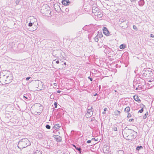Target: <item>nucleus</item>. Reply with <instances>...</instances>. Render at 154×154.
Listing matches in <instances>:
<instances>
[{
    "mask_svg": "<svg viewBox=\"0 0 154 154\" xmlns=\"http://www.w3.org/2000/svg\"><path fill=\"white\" fill-rule=\"evenodd\" d=\"M123 136L126 137L127 139L133 140L137 136V133L134 130L131 129H127L126 127L123 131Z\"/></svg>",
    "mask_w": 154,
    "mask_h": 154,
    "instance_id": "f257e3e1",
    "label": "nucleus"
},
{
    "mask_svg": "<svg viewBox=\"0 0 154 154\" xmlns=\"http://www.w3.org/2000/svg\"><path fill=\"white\" fill-rule=\"evenodd\" d=\"M40 12L43 14L44 16H50L51 11L48 6L47 5H45L41 7Z\"/></svg>",
    "mask_w": 154,
    "mask_h": 154,
    "instance_id": "f03ea898",
    "label": "nucleus"
},
{
    "mask_svg": "<svg viewBox=\"0 0 154 154\" xmlns=\"http://www.w3.org/2000/svg\"><path fill=\"white\" fill-rule=\"evenodd\" d=\"M31 143L27 138L22 139L18 142V145L22 149L30 145Z\"/></svg>",
    "mask_w": 154,
    "mask_h": 154,
    "instance_id": "7ed1b4c3",
    "label": "nucleus"
},
{
    "mask_svg": "<svg viewBox=\"0 0 154 154\" xmlns=\"http://www.w3.org/2000/svg\"><path fill=\"white\" fill-rule=\"evenodd\" d=\"M4 79L5 80V84H9L10 83L12 80V77L11 76H9L7 74L3 75Z\"/></svg>",
    "mask_w": 154,
    "mask_h": 154,
    "instance_id": "20e7f679",
    "label": "nucleus"
},
{
    "mask_svg": "<svg viewBox=\"0 0 154 154\" xmlns=\"http://www.w3.org/2000/svg\"><path fill=\"white\" fill-rule=\"evenodd\" d=\"M28 25L29 26H32L33 28V29L35 30L38 27V24L37 22H32L30 21V23H29Z\"/></svg>",
    "mask_w": 154,
    "mask_h": 154,
    "instance_id": "39448f33",
    "label": "nucleus"
},
{
    "mask_svg": "<svg viewBox=\"0 0 154 154\" xmlns=\"http://www.w3.org/2000/svg\"><path fill=\"white\" fill-rule=\"evenodd\" d=\"M92 109V107L91 106L90 109H88L87 114L86 115L87 117H90L93 115V111L92 110H91V109Z\"/></svg>",
    "mask_w": 154,
    "mask_h": 154,
    "instance_id": "423d86ee",
    "label": "nucleus"
},
{
    "mask_svg": "<svg viewBox=\"0 0 154 154\" xmlns=\"http://www.w3.org/2000/svg\"><path fill=\"white\" fill-rule=\"evenodd\" d=\"M103 33L106 36L109 35V33L106 27H103Z\"/></svg>",
    "mask_w": 154,
    "mask_h": 154,
    "instance_id": "0eeeda50",
    "label": "nucleus"
},
{
    "mask_svg": "<svg viewBox=\"0 0 154 154\" xmlns=\"http://www.w3.org/2000/svg\"><path fill=\"white\" fill-rule=\"evenodd\" d=\"M62 4L64 5H67L70 3L69 0H63L62 1Z\"/></svg>",
    "mask_w": 154,
    "mask_h": 154,
    "instance_id": "6e6552de",
    "label": "nucleus"
},
{
    "mask_svg": "<svg viewBox=\"0 0 154 154\" xmlns=\"http://www.w3.org/2000/svg\"><path fill=\"white\" fill-rule=\"evenodd\" d=\"M148 69H149V68H148ZM145 70H143V71H144L143 73V75L145 77H146L147 75L148 72L149 71L148 69V68L146 69H144Z\"/></svg>",
    "mask_w": 154,
    "mask_h": 154,
    "instance_id": "1a4fd4ad",
    "label": "nucleus"
},
{
    "mask_svg": "<svg viewBox=\"0 0 154 154\" xmlns=\"http://www.w3.org/2000/svg\"><path fill=\"white\" fill-rule=\"evenodd\" d=\"M54 138L55 139H56V141L57 142H60L61 141V138L59 136H55V137Z\"/></svg>",
    "mask_w": 154,
    "mask_h": 154,
    "instance_id": "9d476101",
    "label": "nucleus"
},
{
    "mask_svg": "<svg viewBox=\"0 0 154 154\" xmlns=\"http://www.w3.org/2000/svg\"><path fill=\"white\" fill-rule=\"evenodd\" d=\"M144 3L145 2L144 0H140L138 2L139 5L141 6H143Z\"/></svg>",
    "mask_w": 154,
    "mask_h": 154,
    "instance_id": "9b49d317",
    "label": "nucleus"
},
{
    "mask_svg": "<svg viewBox=\"0 0 154 154\" xmlns=\"http://www.w3.org/2000/svg\"><path fill=\"white\" fill-rule=\"evenodd\" d=\"M134 100L137 101L138 103H140L141 102L139 98L138 97V96H134Z\"/></svg>",
    "mask_w": 154,
    "mask_h": 154,
    "instance_id": "f8f14e48",
    "label": "nucleus"
},
{
    "mask_svg": "<svg viewBox=\"0 0 154 154\" xmlns=\"http://www.w3.org/2000/svg\"><path fill=\"white\" fill-rule=\"evenodd\" d=\"M77 150H78L79 153H81V148H78V147H77L74 144L72 145Z\"/></svg>",
    "mask_w": 154,
    "mask_h": 154,
    "instance_id": "ddd939ff",
    "label": "nucleus"
},
{
    "mask_svg": "<svg viewBox=\"0 0 154 154\" xmlns=\"http://www.w3.org/2000/svg\"><path fill=\"white\" fill-rule=\"evenodd\" d=\"M98 10V8H97V7H93L92 8V12L93 13H96L97 11Z\"/></svg>",
    "mask_w": 154,
    "mask_h": 154,
    "instance_id": "4468645a",
    "label": "nucleus"
},
{
    "mask_svg": "<svg viewBox=\"0 0 154 154\" xmlns=\"http://www.w3.org/2000/svg\"><path fill=\"white\" fill-rule=\"evenodd\" d=\"M60 125L58 124H56L54 127V128L55 130L58 129L60 127Z\"/></svg>",
    "mask_w": 154,
    "mask_h": 154,
    "instance_id": "2eb2a0df",
    "label": "nucleus"
},
{
    "mask_svg": "<svg viewBox=\"0 0 154 154\" xmlns=\"http://www.w3.org/2000/svg\"><path fill=\"white\" fill-rule=\"evenodd\" d=\"M121 113V112L117 110H116L114 112V114L116 116L119 115Z\"/></svg>",
    "mask_w": 154,
    "mask_h": 154,
    "instance_id": "dca6fc26",
    "label": "nucleus"
},
{
    "mask_svg": "<svg viewBox=\"0 0 154 154\" xmlns=\"http://www.w3.org/2000/svg\"><path fill=\"white\" fill-rule=\"evenodd\" d=\"M130 110V107L129 106H127L126 107L125 109V112H129Z\"/></svg>",
    "mask_w": 154,
    "mask_h": 154,
    "instance_id": "f3484780",
    "label": "nucleus"
},
{
    "mask_svg": "<svg viewBox=\"0 0 154 154\" xmlns=\"http://www.w3.org/2000/svg\"><path fill=\"white\" fill-rule=\"evenodd\" d=\"M28 95L26 94H24L23 96V99L26 100H28Z\"/></svg>",
    "mask_w": 154,
    "mask_h": 154,
    "instance_id": "a211bd4d",
    "label": "nucleus"
},
{
    "mask_svg": "<svg viewBox=\"0 0 154 154\" xmlns=\"http://www.w3.org/2000/svg\"><path fill=\"white\" fill-rule=\"evenodd\" d=\"M125 48V45L124 44H122L120 46V48L121 49H124Z\"/></svg>",
    "mask_w": 154,
    "mask_h": 154,
    "instance_id": "6ab92c4d",
    "label": "nucleus"
},
{
    "mask_svg": "<svg viewBox=\"0 0 154 154\" xmlns=\"http://www.w3.org/2000/svg\"><path fill=\"white\" fill-rule=\"evenodd\" d=\"M148 112H147L144 115V116H143V119H146L147 117V116L148 115Z\"/></svg>",
    "mask_w": 154,
    "mask_h": 154,
    "instance_id": "aec40b11",
    "label": "nucleus"
},
{
    "mask_svg": "<svg viewBox=\"0 0 154 154\" xmlns=\"http://www.w3.org/2000/svg\"><path fill=\"white\" fill-rule=\"evenodd\" d=\"M143 149V147L141 146H138L136 148V149L138 151L140 150L141 149Z\"/></svg>",
    "mask_w": 154,
    "mask_h": 154,
    "instance_id": "412c9836",
    "label": "nucleus"
},
{
    "mask_svg": "<svg viewBox=\"0 0 154 154\" xmlns=\"http://www.w3.org/2000/svg\"><path fill=\"white\" fill-rule=\"evenodd\" d=\"M38 138L41 139L43 137V135L41 133H39L38 134Z\"/></svg>",
    "mask_w": 154,
    "mask_h": 154,
    "instance_id": "4be33fe9",
    "label": "nucleus"
},
{
    "mask_svg": "<svg viewBox=\"0 0 154 154\" xmlns=\"http://www.w3.org/2000/svg\"><path fill=\"white\" fill-rule=\"evenodd\" d=\"M33 154H42V153L41 152L36 150L34 153Z\"/></svg>",
    "mask_w": 154,
    "mask_h": 154,
    "instance_id": "5701e85b",
    "label": "nucleus"
},
{
    "mask_svg": "<svg viewBox=\"0 0 154 154\" xmlns=\"http://www.w3.org/2000/svg\"><path fill=\"white\" fill-rule=\"evenodd\" d=\"M98 36H96L95 37H94V40L96 42H98L99 40H98Z\"/></svg>",
    "mask_w": 154,
    "mask_h": 154,
    "instance_id": "b1692460",
    "label": "nucleus"
},
{
    "mask_svg": "<svg viewBox=\"0 0 154 154\" xmlns=\"http://www.w3.org/2000/svg\"><path fill=\"white\" fill-rule=\"evenodd\" d=\"M45 127L46 128L48 129H50V128H51V126L50 125H46V126H45Z\"/></svg>",
    "mask_w": 154,
    "mask_h": 154,
    "instance_id": "393cba45",
    "label": "nucleus"
},
{
    "mask_svg": "<svg viewBox=\"0 0 154 154\" xmlns=\"http://www.w3.org/2000/svg\"><path fill=\"white\" fill-rule=\"evenodd\" d=\"M143 111V108H142L140 110L138 111V112L142 113Z\"/></svg>",
    "mask_w": 154,
    "mask_h": 154,
    "instance_id": "a878e982",
    "label": "nucleus"
},
{
    "mask_svg": "<svg viewBox=\"0 0 154 154\" xmlns=\"http://www.w3.org/2000/svg\"><path fill=\"white\" fill-rule=\"evenodd\" d=\"M57 102H55L54 103V107L56 108H57Z\"/></svg>",
    "mask_w": 154,
    "mask_h": 154,
    "instance_id": "bb28decb",
    "label": "nucleus"
},
{
    "mask_svg": "<svg viewBox=\"0 0 154 154\" xmlns=\"http://www.w3.org/2000/svg\"><path fill=\"white\" fill-rule=\"evenodd\" d=\"M120 21L121 23H123L124 22H126V20H123V19H120Z\"/></svg>",
    "mask_w": 154,
    "mask_h": 154,
    "instance_id": "cd10ccee",
    "label": "nucleus"
},
{
    "mask_svg": "<svg viewBox=\"0 0 154 154\" xmlns=\"http://www.w3.org/2000/svg\"><path fill=\"white\" fill-rule=\"evenodd\" d=\"M50 98L51 99H54V95H53L52 94H51L50 97Z\"/></svg>",
    "mask_w": 154,
    "mask_h": 154,
    "instance_id": "c85d7f7f",
    "label": "nucleus"
},
{
    "mask_svg": "<svg viewBox=\"0 0 154 154\" xmlns=\"http://www.w3.org/2000/svg\"><path fill=\"white\" fill-rule=\"evenodd\" d=\"M131 117V115L130 113H128V114L127 117L128 118H130Z\"/></svg>",
    "mask_w": 154,
    "mask_h": 154,
    "instance_id": "c756f323",
    "label": "nucleus"
},
{
    "mask_svg": "<svg viewBox=\"0 0 154 154\" xmlns=\"http://www.w3.org/2000/svg\"><path fill=\"white\" fill-rule=\"evenodd\" d=\"M133 27L134 29H137V27L135 25H133Z\"/></svg>",
    "mask_w": 154,
    "mask_h": 154,
    "instance_id": "7c9ffc66",
    "label": "nucleus"
},
{
    "mask_svg": "<svg viewBox=\"0 0 154 154\" xmlns=\"http://www.w3.org/2000/svg\"><path fill=\"white\" fill-rule=\"evenodd\" d=\"M113 129L114 131H117V127L114 128H113Z\"/></svg>",
    "mask_w": 154,
    "mask_h": 154,
    "instance_id": "2f4dec72",
    "label": "nucleus"
},
{
    "mask_svg": "<svg viewBox=\"0 0 154 154\" xmlns=\"http://www.w3.org/2000/svg\"><path fill=\"white\" fill-rule=\"evenodd\" d=\"M31 78V77H27L26 78V81H28V80H29Z\"/></svg>",
    "mask_w": 154,
    "mask_h": 154,
    "instance_id": "473e14b6",
    "label": "nucleus"
},
{
    "mask_svg": "<svg viewBox=\"0 0 154 154\" xmlns=\"http://www.w3.org/2000/svg\"><path fill=\"white\" fill-rule=\"evenodd\" d=\"M134 121V119H129V122H133Z\"/></svg>",
    "mask_w": 154,
    "mask_h": 154,
    "instance_id": "72a5a7b5",
    "label": "nucleus"
},
{
    "mask_svg": "<svg viewBox=\"0 0 154 154\" xmlns=\"http://www.w3.org/2000/svg\"><path fill=\"white\" fill-rule=\"evenodd\" d=\"M88 78L91 81H92L93 80V79L89 76L88 77Z\"/></svg>",
    "mask_w": 154,
    "mask_h": 154,
    "instance_id": "f704fd0d",
    "label": "nucleus"
},
{
    "mask_svg": "<svg viewBox=\"0 0 154 154\" xmlns=\"http://www.w3.org/2000/svg\"><path fill=\"white\" fill-rule=\"evenodd\" d=\"M91 140H88L87 141V143H91Z\"/></svg>",
    "mask_w": 154,
    "mask_h": 154,
    "instance_id": "c9c22d12",
    "label": "nucleus"
},
{
    "mask_svg": "<svg viewBox=\"0 0 154 154\" xmlns=\"http://www.w3.org/2000/svg\"><path fill=\"white\" fill-rule=\"evenodd\" d=\"M150 35V37H152V38L154 37V35L153 34H151Z\"/></svg>",
    "mask_w": 154,
    "mask_h": 154,
    "instance_id": "e433bc0d",
    "label": "nucleus"
},
{
    "mask_svg": "<svg viewBox=\"0 0 154 154\" xmlns=\"http://www.w3.org/2000/svg\"><path fill=\"white\" fill-rule=\"evenodd\" d=\"M138 87L139 88V90H140L141 89V87L139 85H138Z\"/></svg>",
    "mask_w": 154,
    "mask_h": 154,
    "instance_id": "4c0bfd02",
    "label": "nucleus"
},
{
    "mask_svg": "<svg viewBox=\"0 0 154 154\" xmlns=\"http://www.w3.org/2000/svg\"><path fill=\"white\" fill-rule=\"evenodd\" d=\"M69 10L68 8H66L65 11L66 12H68L69 11Z\"/></svg>",
    "mask_w": 154,
    "mask_h": 154,
    "instance_id": "58836bf2",
    "label": "nucleus"
},
{
    "mask_svg": "<svg viewBox=\"0 0 154 154\" xmlns=\"http://www.w3.org/2000/svg\"><path fill=\"white\" fill-rule=\"evenodd\" d=\"M119 152H120V153H124V151L122 150H120L119 151Z\"/></svg>",
    "mask_w": 154,
    "mask_h": 154,
    "instance_id": "ea45409f",
    "label": "nucleus"
},
{
    "mask_svg": "<svg viewBox=\"0 0 154 154\" xmlns=\"http://www.w3.org/2000/svg\"><path fill=\"white\" fill-rule=\"evenodd\" d=\"M107 109L106 108H105L104 109V112L106 111Z\"/></svg>",
    "mask_w": 154,
    "mask_h": 154,
    "instance_id": "a19ab883",
    "label": "nucleus"
},
{
    "mask_svg": "<svg viewBox=\"0 0 154 154\" xmlns=\"http://www.w3.org/2000/svg\"><path fill=\"white\" fill-rule=\"evenodd\" d=\"M56 63L57 64H58L59 63V61L58 60H57L56 61Z\"/></svg>",
    "mask_w": 154,
    "mask_h": 154,
    "instance_id": "79ce46f5",
    "label": "nucleus"
},
{
    "mask_svg": "<svg viewBox=\"0 0 154 154\" xmlns=\"http://www.w3.org/2000/svg\"><path fill=\"white\" fill-rule=\"evenodd\" d=\"M61 92V91L60 90H58L57 91V92L58 93H60Z\"/></svg>",
    "mask_w": 154,
    "mask_h": 154,
    "instance_id": "37998d69",
    "label": "nucleus"
},
{
    "mask_svg": "<svg viewBox=\"0 0 154 154\" xmlns=\"http://www.w3.org/2000/svg\"><path fill=\"white\" fill-rule=\"evenodd\" d=\"M17 147L18 148H20V149H21V148H22V147H21L19 145H18H18H17Z\"/></svg>",
    "mask_w": 154,
    "mask_h": 154,
    "instance_id": "c03bdc74",
    "label": "nucleus"
},
{
    "mask_svg": "<svg viewBox=\"0 0 154 154\" xmlns=\"http://www.w3.org/2000/svg\"><path fill=\"white\" fill-rule=\"evenodd\" d=\"M97 95V93H95V94H94V96H96V95Z\"/></svg>",
    "mask_w": 154,
    "mask_h": 154,
    "instance_id": "a18cd8bd",
    "label": "nucleus"
},
{
    "mask_svg": "<svg viewBox=\"0 0 154 154\" xmlns=\"http://www.w3.org/2000/svg\"><path fill=\"white\" fill-rule=\"evenodd\" d=\"M138 89H139L138 87L137 88H136L135 89V90H137Z\"/></svg>",
    "mask_w": 154,
    "mask_h": 154,
    "instance_id": "49530a36",
    "label": "nucleus"
},
{
    "mask_svg": "<svg viewBox=\"0 0 154 154\" xmlns=\"http://www.w3.org/2000/svg\"><path fill=\"white\" fill-rule=\"evenodd\" d=\"M131 2L135 1L136 0H131Z\"/></svg>",
    "mask_w": 154,
    "mask_h": 154,
    "instance_id": "de8ad7c7",
    "label": "nucleus"
},
{
    "mask_svg": "<svg viewBox=\"0 0 154 154\" xmlns=\"http://www.w3.org/2000/svg\"><path fill=\"white\" fill-rule=\"evenodd\" d=\"M11 44H12H12H13V45H14V43H13V42H12V43H11Z\"/></svg>",
    "mask_w": 154,
    "mask_h": 154,
    "instance_id": "09e8293b",
    "label": "nucleus"
},
{
    "mask_svg": "<svg viewBox=\"0 0 154 154\" xmlns=\"http://www.w3.org/2000/svg\"><path fill=\"white\" fill-rule=\"evenodd\" d=\"M114 91L115 92H117V91H116V90H115Z\"/></svg>",
    "mask_w": 154,
    "mask_h": 154,
    "instance_id": "8fccbe9b",
    "label": "nucleus"
},
{
    "mask_svg": "<svg viewBox=\"0 0 154 154\" xmlns=\"http://www.w3.org/2000/svg\"><path fill=\"white\" fill-rule=\"evenodd\" d=\"M64 64H65V65H66V62H65V63H64Z\"/></svg>",
    "mask_w": 154,
    "mask_h": 154,
    "instance_id": "3c124183",
    "label": "nucleus"
},
{
    "mask_svg": "<svg viewBox=\"0 0 154 154\" xmlns=\"http://www.w3.org/2000/svg\"><path fill=\"white\" fill-rule=\"evenodd\" d=\"M103 114H105V112H103Z\"/></svg>",
    "mask_w": 154,
    "mask_h": 154,
    "instance_id": "603ef678",
    "label": "nucleus"
},
{
    "mask_svg": "<svg viewBox=\"0 0 154 154\" xmlns=\"http://www.w3.org/2000/svg\"><path fill=\"white\" fill-rule=\"evenodd\" d=\"M88 108H89L88 109H90L91 108V107H90L89 106H88Z\"/></svg>",
    "mask_w": 154,
    "mask_h": 154,
    "instance_id": "864d4df0",
    "label": "nucleus"
},
{
    "mask_svg": "<svg viewBox=\"0 0 154 154\" xmlns=\"http://www.w3.org/2000/svg\"><path fill=\"white\" fill-rule=\"evenodd\" d=\"M101 35V36H99V37H100V36H101V35Z\"/></svg>",
    "mask_w": 154,
    "mask_h": 154,
    "instance_id": "5fc2aeb1",
    "label": "nucleus"
},
{
    "mask_svg": "<svg viewBox=\"0 0 154 154\" xmlns=\"http://www.w3.org/2000/svg\"><path fill=\"white\" fill-rule=\"evenodd\" d=\"M35 20H36V19H35Z\"/></svg>",
    "mask_w": 154,
    "mask_h": 154,
    "instance_id": "6e6d98bb",
    "label": "nucleus"
},
{
    "mask_svg": "<svg viewBox=\"0 0 154 154\" xmlns=\"http://www.w3.org/2000/svg\"><path fill=\"white\" fill-rule=\"evenodd\" d=\"M94 139V138H93L92 139L93 140V139Z\"/></svg>",
    "mask_w": 154,
    "mask_h": 154,
    "instance_id": "4d7b16f0",
    "label": "nucleus"
},
{
    "mask_svg": "<svg viewBox=\"0 0 154 154\" xmlns=\"http://www.w3.org/2000/svg\"><path fill=\"white\" fill-rule=\"evenodd\" d=\"M56 60V59L55 60H54L53 61H55Z\"/></svg>",
    "mask_w": 154,
    "mask_h": 154,
    "instance_id": "13d9d810",
    "label": "nucleus"
},
{
    "mask_svg": "<svg viewBox=\"0 0 154 154\" xmlns=\"http://www.w3.org/2000/svg\"><path fill=\"white\" fill-rule=\"evenodd\" d=\"M63 154H65V153H63Z\"/></svg>",
    "mask_w": 154,
    "mask_h": 154,
    "instance_id": "bf43d9fd",
    "label": "nucleus"
}]
</instances>
